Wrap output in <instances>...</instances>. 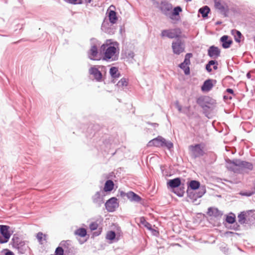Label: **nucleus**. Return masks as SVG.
<instances>
[{
	"label": "nucleus",
	"instance_id": "1",
	"mask_svg": "<svg viewBox=\"0 0 255 255\" xmlns=\"http://www.w3.org/2000/svg\"><path fill=\"white\" fill-rule=\"evenodd\" d=\"M119 44L117 42L105 43L100 48L101 53L103 52V60L112 61L118 59L119 53Z\"/></svg>",
	"mask_w": 255,
	"mask_h": 255
},
{
	"label": "nucleus",
	"instance_id": "2",
	"mask_svg": "<svg viewBox=\"0 0 255 255\" xmlns=\"http://www.w3.org/2000/svg\"><path fill=\"white\" fill-rule=\"evenodd\" d=\"M197 104L202 109L203 113L207 115L215 106L216 101L208 96H201L196 99Z\"/></svg>",
	"mask_w": 255,
	"mask_h": 255
},
{
	"label": "nucleus",
	"instance_id": "3",
	"mask_svg": "<svg viewBox=\"0 0 255 255\" xmlns=\"http://www.w3.org/2000/svg\"><path fill=\"white\" fill-rule=\"evenodd\" d=\"M227 168L234 172L236 171V167L241 169H248L249 171L253 170V164L250 162L242 160L239 159H234L233 160L228 159L227 160Z\"/></svg>",
	"mask_w": 255,
	"mask_h": 255
},
{
	"label": "nucleus",
	"instance_id": "4",
	"mask_svg": "<svg viewBox=\"0 0 255 255\" xmlns=\"http://www.w3.org/2000/svg\"><path fill=\"white\" fill-rule=\"evenodd\" d=\"M12 245L21 254H24L29 250L27 242L22 241L16 235H14L12 239Z\"/></svg>",
	"mask_w": 255,
	"mask_h": 255
},
{
	"label": "nucleus",
	"instance_id": "5",
	"mask_svg": "<svg viewBox=\"0 0 255 255\" xmlns=\"http://www.w3.org/2000/svg\"><path fill=\"white\" fill-rule=\"evenodd\" d=\"M204 148V145L201 143L189 145V150L191 152V156L192 158L196 159L203 156L205 154Z\"/></svg>",
	"mask_w": 255,
	"mask_h": 255
},
{
	"label": "nucleus",
	"instance_id": "6",
	"mask_svg": "<svg viewBox=\"0 0 255 255\" xmlns=\"http://www.w3.org/2000/svg\"><path fill=\"white\" fill-rule=\"evenodd\" d=\"M182 32L180 28L168 29L162 30L161 36L162 38L167 37L170 39L177 38L181 37Z\"/></svg>",
	"mask_w": 255,
	"mask_h": 255
},
{
	"label": "nucleus",
	"instance_id": "7",
	"mask_svg": "<svg viewBox=\"0 0 255 255\" xmlns=\"http://www.w3.org/2000/svg\"><path fill=\"white\" fill-rule=\"evenodd\" d=\"M187 193L188 197L192 200L193 202H195L198 198L202 197L206 193V189L204 186H202L198 191L196 190L190 191L189 189H187Z\"/></svg>",
	"mask_w": 255,
	"mask_h": 255
},
{
	"label": "nucleus",
	"instance_id": "8",
	"mask_svg": "<svg viewBox=\"0 0 255 255\" xmlns=\"http://www.w3.org/2000/svg\"><path fill=\"white\" fill-rule=\"evenodd\" d=\"M214 6L215 8L224 16H227L229 11V8L227 3L223 0H214Z\"/></svg>",
	"mask_w": 255,
	"mask_h": 255
},
{
	"label": "nucleus",
	"instance_id": "9",
	"mask_svg": "<svg viewBox=\"0 0 255 255\" xmlns=\"http://www.w3.org/2000/svg\"><path fill=\"white\" fill-rule=\"evenodd\" d=\"M9 227L6 225H0V244L7 243L10 237L8 231Z\"/></svg>",
	"mask_w": 255,
	"mask_h": 255
},
{
	"label": "nucleus",
	"instance_id": "10",
	"mask_svg": "<svg viewBox=\"0 0 255 255\" xmlns=\"http://www.w3.org/2000/svg\"><path fill=\"white\" fill-rule=\"evenodd\" d=\"M192 53L186 54L184 62L179 65V67L184 70L186 75L190 74L189 65H190V58L192 57Z\"/></svg>",
	"mask_w": 255,
	"mask_h": 255
},
{
	"label": "nucleus",
	"instance_id": "11",
	"mask_svg": "<svg viewBox=\"0 0 255 255\" xmlns=\"http://www.w3.org/2000/svg\"><path fill=\"white\" fill-rule=\"evenodd\" d=\"M106 209L109 212H113L119 207L117 199L116 197H112L107 201L105 204Z\"/></svg>",
	"mask_w": 255,
	"mask_h": 255
},
{
	"label": "nucleus",
	"instance_id": "12",
	"mask_svg": "<svg viewBox=\"0 0 255 255\" xmlns=\"http://www.w3.org/2000/svg\"><path fill=\"white\" fill-rule=\"evenodd\" d=\"M60 246H61L64 249V253L65 255H74V248L72 247L71 241L69 240L62 241L60 242Z\"/></svg>",
	"mask_w": 255,
	"mask_h": 255
},
{
	"label": "nucleus",
	"instance_id": "13",
	"mask_svg": "<svg viewBox=\"0 0 255 255\" xmlns=\"http://www.w3.org/2000/svg\"><path fill=\"white\" fill-rule=\"evenodd\" d=\"M103 191H97L92 197L93 202L96 205V207H100L104 203V197L105 195H102Z\"/></svg>",
	"mask_w": 255,
	"mask_h": 255
},
{
	"label": "nucleus",
	"instance_id": "14",
	"mask_svg": "<svg viewBox=\"0 0 255 255\" xmlns=\"http://www.w3.org/2000/svg\"><path fill=\"white\" fill-rule=\"evenodd\" d=\"M207 214L210 217H212L217 219H219L221 218L223 213L217 208L214 207H210L208 208Z\"/></svg>",
	"mask_w": 255,
	"mask_h": 255
},
{
	"label": "nucleus",
	"instance_id": "15",
	"mask_svg": "<svg viewBox=\"0 0 255 255\" xmlns=\"http://www.w3.org/2000/svg\"><path fill=\"white\" fill-rule=\"evenodd\" d=\"M172 48L174 53L179 55L184 51V47L181 40L173 42Z\"/></svg>",
	"mask_w": 255,
	"mask_h": 255
},
{
	"label": "nucleus",
	"instance_id": "16",
	"mask_svg": "<svg viewBox=\"0 0 255 255\" xmlns=\"http://www.w3.org/2000/svg\"><path fill=\"white\" fill-rule=\"evenodd\" d=\"M89 58L93 60H99L101 58V56L98 54V48L95 45L91 47L89 52Z\"/></svg>",
	"mask_w": 255,
	"mask_h": 255
},
{
	"label": "nucleus",
	"instance_id": "17",
	"mask_svg": "<svg viewBox=\"0 0 255 255\" xmlns=\"http://www.w3.org/2000/svg\"><path fill=\"white\" fill-rule=\"evenodd\" d=\"M163 137L161 136H158L157 137L150 140L147 143L148 147L155 146L156 147H161L162 145V140Z\"/></svg>",
	"mask_w": 255,
	"mask_h": 255
},
{
	"label": "nucleus",
	"instance_id": "18",
	"mask_svg": "<svg viewBox=\"0 0 255 255\" xmlns=\"http://www.w3.org/2000/svg\"><path fill=\"white\" fill-rule=\"evenodd\" d=\"M220 49L214 46L210 47L208 50V55L213 58L218 57L220 55Z\"/></svg>",
	"mask_w": 255,
	"mask_h": 255
},
{
	"label": "nucleus",
	"instance_id": "19",
	"mask_svg": "<svg viewBox=\"0 0 255 255\" xmlns=\"http://www.w3.org/2000/svg\"><path fill=\"white\" fill-rule=\"evenodd\" d=\"M127 198L132 202L139 203L142 200V199L135 193L130 191L128 192Z\"/></svg>",
	"mask_w": 255,
	"mask_h": 255
},
{
	"label": "nucleus",
	"instance_id": "20",
	"mask_svg": "<svg viewBox=\"0 0 255 255\" xmlns=\"http://www.w3.org/2000/svg\"><path fill=\"white\" fill-rule=\"evenodd\" d=\"M246 225L251 226L255 224V214L252 210L248 211L247 217H246Z\"/></svg>",
	"mask_w": 255,
	"mask_h": 255
},
{
	"label": "nucleus",
	"instance_id": "21",
	"mask_svg": "<svg viewBox=\"0 0 255 255\" xmlns=\"http://www.w3.org/2000/svg\"><path fill=\"white\" fill-rule=\"evenodd\" d=\"M181 179L179 177L170 179L167 182V186L172 189H175L181 186Z\"/></svg>",
	"mask_w": 255,
	"mask_h": 255
},
{
	"label": "nucleus",
	"instance_id": "22",
	"mask_svg": "<svg viewBox=\"0 0 255 255\" xmlns=\"http://www.w3.org/2000/svg\"><path fill=\"white\" fill-rule=\"evenodd\" d=\"M160 8L164 14L167 15L172 10V6L171 4L165 2H162L160 4Z\"/></svg>",
	"mask_w": 255,
	"mask_h": 255
},
{
	"label": "nucleus",
	"instance_id": "23",
	"mask_svg": "<svg viewBox=\"0 0 255 255\" xmlns=\"http://www.w3.org/2000/svg\"><path fill=\"white\" fill-rule=\"evenodd\" d=\"M201 187L200 183L198 181L193 180L188 183V189H189L190 191L196 190L197 189L199 190V188Z\"/></svg>",
	"mask_w": 255,
	"mask_h": 255
},
{
	"label": "nucleus",
	"instance_id": "24",
	"mask_svg": "<svg viewBox=\"0 0 255 255\" xmlns=\"http://www.w3.org/2000/svg\"><path fill=\"white\" fill-rule=\"evenodd\" d=\"M89 73L93 75L96 80H101L102 78V74L101 72L96 67H91L89 69Z\"/></svg>",
	"mask_w": 255,
	"mask_h": 255
},
{
	"label": "nucleus",
	"instance_id": "25",
	"mask_svg": "<svg viewBox=\"0 0 255 255\" xmlns=\"http://www.w3.org/2000/svg\"><path fill=\"white\" fill-rule=\"evenodd\" d=\"M220 40L222 42V46L224 48H229L233 43L232 40L229 39V37L227 35L223 36Z\"/></svg>",
	"mask_w": 255,
	"mask_h": 255
},
{
	"label": "nucleus",
	"instance_id": "26",
	"mask_svg": "<svg viewBox=\"0 0 255 255\" xmlns=\"http://www.w3.org/2000/svg\"><path fill=\"white\" fill-rule=\"evenodd\" d=\"M108 84H111L114 85L115 87H122L124 90L128 84V81H119L116 84V81H108Z\"/></svg>",
	"mask_w": 255,
	"mask_h": 255
},
{
	"label": "nucleus",
	"instance_id": "27",
	"mask_svg": "<svg viewBox=\"0 0 255 255\" xmlns=\"http://www.w3.org/2000/svg\"><path fill=\"white\" fill-rule=\"evenodd\" d=\"M212 81H205L203 85L201 86V90L203 92H208L210 91L213 87Z\"/></svg>",
	"mask_w": 255,
	"mask_h": 255
},
{
	"label": "nucleus",
	"instance_id": "28",
	"mask_svg": "<svg viewBox=\"0 0 255 255\" xmlns=\"http://www.w3.org/2000/svg\"><path fill=\"white\" fill-rule=\"evenodd\" d=\"M248 213V211H243L241 212L238 215V222L241 225H245L246 223V219L247 217V214Z\"/></svg>",
	"mask_w": 255,
	"mask_h": 255
},
{
	"label": "nucleus",
	"instance_id": "29",
	"mask_svg": "<svg viewBox=\"0 0 255 255\" xmlns=\"http://www.w3.org/2000/svg\"><path fill=\"white\" fill-rule=\"evenodd\" d=\"M114 183L112 180H108L105 183L104 191L106 192L112 191L114 188Z\"/></svg>",
	"mask_w": 255,
	"mask_h": 255
},
{
	"label": "nucleus",
	"instance_id": "30",
	"mask_svg": "<svg viewBox=\"0 0 255 255\" xmlns=\"http://www.w3.org/2000/svg\"><path fill=\"white\" fill-rule=\"evenodd\" d=\"M162 139L163 140L161 147H165L169 150L173 148V144L171 141L166 140L164 138H163Z\"/></svg>",
	"mask_w": 255,
	"mask_h": 255
},
{
	"label": "nucleus",
	"instance_id": "31",
	"mask_svg": "<svg viewBox=\"0 0 255 255\" xmlns=\"http://www.w3.org/2000/svg\"><path fill=\"white\" fill-rule=\"evenodd\" d=\"M231 33L232 34L234 35L235 41L240 43L241 41V39L242 37L241 33L236 29L232 30L231 31Z\"/></svg>",
	"mask_w": 255,
	"mask_h": 255
},
{
	"label": "nucleus",
	"instance_id": "32",
	"mask_svg": "<svg viewBox=\"0 0 255 255\" xmlns=\"http://www.w3.org/2000/svg\"><path fill=\"white\" fill-rule=\"evenodd\" d=\"M255 194V180L253 182V187L251 190L245 192H241L240 194L242 196L250 197Z\"/></svg>",
	"mask_w": 255,
	"mask_h": 255
},
{
	"label": "nucleus",
	"instance_id": "33",
	"mask_svg": "<svg viewBox=\"0 0 255 255\" xmlns=\"http://www.w3.org/2000/svg\"><path fill=\"white\" fill-rule=\"evenodd\" d=\"M212 65H213V69L216 70L218 68V62L215 60H211L206 65V68L209 72H211L212 70L211 68Z\"/></svg>",
	"mask_w": 255,
	"mask_h": 255
},
{
	"label": "nucleus",
	"instance_id": "34",
	"mask_svg": "<svg viewBox=\"0 0 255 255\" xmlns=\"http://www.w3.org/2000/svg\"><path fill=\"white\" fill-rule=\"evenodd\" d=\"M110 21L112 23H115L117 20L116 12L114 10H110L109 13Z\"/></svg>",
	"mask_w": 255,
	"mask_h": 255
},
{
	"label": "nucleus",
	"instance_id": "35",
	"mask_svg": "<svg viewBox=\"0 0 255 255\" xmlns=\"http://www.w3.org/2000/svg\"><path fill=\"white\" fill-rule=\"evenodd\" d=\"M210 9L208 6H205L202 8H200L199 10V12L202 14L203 17H206L208 16V14L209 13Z\"/></svg>",
	"mask_w": 255,
	"mask_h": 255
},
{
	"label": "nucleus",
	"instance_id": "36",
	"mask_svg": "<svg viewBox=\"0 0 255 255\" xmlns=\"http://www.w3.org/2000/svg\"><path fill=\"white\" fill-rule=\"evenodd\" d=\"M110 73L112 78H119L120 73L117 68L115 67H112L110 70Z\"/></svg>",
	"mask_w": 255,
	"mask_h": 255
},
{
	"label": "nucleus",
	"instance_id": "37",
	"mask_svg": "<svg viewBox=\"0 0 255 255\" xmlns=\"http://www.w3.org/2000/svg\"><path fill=\"white\" fill-rule=\"evenodd\" d=\"M87 230L84 228H80L76 230L75 234L81 237H85L87 235Z\"/></svg>",
	"mask_w": 255,
	"mask_h": 255
},
{
	"label": "nucleus",
	"instance_id": "38",
	"mask_svg": "<svg viewBox=\"0 0 255 255\" xmlns=\"http://www.w3.org/2000/svg\"><path fill=\"white\" fill-rule=\"evenodd\" d=\"M174 193L178 197H182L185 193L184 187H179L174 190Z\"/></svg>",
	"mask_w": 255,
	"mask_h": 255
},
{
	"label": "nucleus",
	"instance_id": "39",
	"mask_svg": "<svg viewBox=\"0 0 255 255\" xmlns=\"http://www.w3.org/2000/svg\"><path fill=\"white\" fill-rule=\"evenodd\" d=\"M232 216L227 215L226 218V221L229 224H234L236 222V217L235 215L233 213H231Z\"/></svg>",
	"mask_w": 255,
	"mask_h": 255
},
{
	"label": "nucleus",
	"instance_id": "40",
	"mask_svg": "<svg viewBox=\"0 0 255 255\" xmlns=\"http://www.w3.org/2000/svg\"><path fill=\"white\" fill-rule=\"evenodd\" d=\"M116 236V234L115 232L114 231H110L108 232L106 235V239L110 241H113L115 239Z\"/></svg>",
	"mask_w": 255,
	"mask_h": 255
},
{
	"label": "nucleus",
	"instance_id": "41",
	"mask_svg": "<svg viewBox=\"0 0 255 255\" xmlns=\"http://www.w3.org/2000/svg\"><path fill=\"white\" fill-rule=\"evenodd\" d=\"M64 249L63 248L59 245L57 248H56L55 251L54 255H64Z\"/></svg>",
	"mask_w": 255,
	"mask_h": 255
},
{
	"label": "nucleus",
	"instance_id": "42",
	"mask_svg": "<svg viewBox=\"0 0 255 255\" xmlns=\"http://www.w3.org/2000/svg\"><path fill=\"white\" fill-rule=\"evenodd\" d=\"M37 239L40 243H42V241L43 237H46L45 234H43L42 232H38L36 236Z\"/></svg>",
	"mask_w": 255,
	"mask_h": 255
},
{
	"label": "nucleus",
	"instance_id": "43",
	"mask_svg": "<svg viewBox=\"0 0 255 255\" xmlns=\"http://www.w3.org/2000/svg\"><path fill=\"white\" fill-rule=\"evenodd\" d=\"M143 220H144V223H142V225H144V226L148 230H150V231H152L153 230V229L152 228V225L149 223H148V222H147L145 219H143Z\"/></svg>",
	"mask_w": 255,
	"mask_h": 255
},
{
	"label": "nucleus",
	"instance_id": "44",
	"mask_svg": "<svg viewBox=\"0 0 255 255\" xmlns=\"http://www.w3.org/2000/svg\"><path fill=\"white\" fill-rule=\"evenodd\" d=\"M182 11V8L180 6H177L175 7L173 9V12L172 13L173 15H177L179 14V13Z\"/></svg>",
	"mask_w": 255,
	"mask_h": 255
},
{
	"label": "nucleus",
	"instance_id": "45",
	"mask_svg": "<svg viewBox=\"0 0 255 255\" xmlns=\"http://www.w3.org/2000/svg\"><path fill=\"white\" fill-rule=\"evenodd\" d=\"M98 227V224L96 222H92L89 225V228L91 230H96Z\"/></svg>",
	"mask_w": 255,
	"mask_h": 255
},
{
	"label": "nucleus",
	"instance_id": "46",
	"mask_svg": "<svg viewBox=\"0 0 255 255\" xmlns=\"http://www.w3.org/2000/svg\"><path fill=\"white\" fill-rule=\"evenodd\" d=\"M233 98V95L230 94H227L226 93H224L223 99L225 102H228L232 100Z\"/></svg>",
	"mask_w": 255,
	"mask_h": 255
},
{
	"label": "nucleus",
	"instance_id": "47",
	"mask_svg": "<svg viewBox=\"0 0 255 255\" xmlns=\"http://www.w3.org/2000/svg\"><path fill=\"white\" fill-rule=\"evenodd\" d=\"M66 2L70 3L71 4H78L81 3L82 2L81 0H65Z\"/></svg>",
	"mask_w": 255,
	"mask_h": 255
},
{
	"label": "nucleus",
	"instance_id": "48",
	"mask_svg": "<svg viewBox=\"0 0 255 255\" xmlns=\"http://www.w3.org/2000/svg\"><path fill=\"white\" fill-rule=\"evenodd\" d=\"M224 93H226L227 94H230L233 96H235L234 92L233 90L232 89H230V88H228V89H226V90L225 91Z\"/></svg>",
	"mask_w": 255,
	"mask_h": 255
},
{
	"label": "nucleus",
	"instance_id": "49",
	"mask_svg": "<svg viewBox=\"0 0 255 255\" xmlns=\"http://www.w3.org/2000/svg\"><path fill=\"white\" fill-rule=\"evenodd\" d=\"M175 107L179 112H182V106L179 105L178 101L175 102Z\"/></svg>",
	"mask_w": 255,
	"mask_h": 255
},
{
	"label": "nucleus",
	"instance_id": "50",
	"mask_svg": "<svg viewBox=\"0 0 255 255\" xmlns=\"http://www.w3.org/2000/svg\"><path fill=\"white\" fill-rule=\"evenodd\" d=\"M147 125H151L154 128H156L158 126V124L155 123H151L150 122H147Z\"/></svg>",
	"mask_w": 255,
	"mask_h": 255
},
{
	"label": "nucleus",
	"instance_id": "51",
	"mask_svg": "<svg viewBox=\"0 0 255 255\" xmlns=\"http://www.w3.org/2000/svg\"><path fill=\"white\" fill-rule=\"evenodd\" d=\"M120 194L121 197H124L125 196H126L127 197L128 192L126 193L123 191H121L120 192Z\"/></svg>",
	"mask_w": 255,
	"mask_h": 255
},
{
	"label": "nucleus",
	"instance_id": "52",
	"mask_svg": "<svg viewBox=\"0 0 255 255\" xmlns=\"http://www.w3.org/2000/svg\"><path fill=\"white\" fill-rule=\"evenodd\" d=\"M235 231H238L240 229V226L236 223V224L233 225V227L232 228Z\"/></svg>",
	"mask_w": 255,
	"mask_h": 255
},
{
	"label": "nucleus",
	"instance_id": "53",
	"mask_svg": "<svg viewBox=\"0 0 255 255\" xmlns=\"http://www.w3.org/2000/svg\"><path fill=\"white\" fill-rule=\"evenodd\" d=\"M221 250L226 254L228 253L229 249L228 248H226V247L222 248Z\"/></svg>",
	"mask_w": 255,
	"mask_h": 255
},
{
	"label": "nucleus",
	"instance_id": "54",
	"mask_svg": "<svg viewBox=\"0 0 255 255\" xmlns=\"http://www.w3.org/2000/svg\"><path fill=\"white\" fill-rule=\"evenodd\" d=\"M5 255H14V254L10 251H8L5 254Z\"/></svg>",
	"mask_w": 255,
	"mask_h": 255
},
{
	"label": "nucleus",
	"instance_id": "55",
	"mask_svg": "<svg viewBox=\"0 0 255 255\" xmlns=\"http://www.w3.org/2000/svg\"><path fill=\"white\" fill-rule=\"evenodd\" d=\"M211 155L214 158V159L215 160L216 159V154L215 153H211Z\"/></svg>",
	"mask_w": 255,
	"mask_h": 255
},
{
	"label": "nucleus",
	"instance_id": "56",
	"mask_svg": "<svg viewBox=\"0 0 255 255\" xmlns=\"http://www.w3.org/2000/svg\"><path fill=\"white\" fill-rule=\"evenodd\" d=\"M247 76L248 79H250L251 78L250 73H248L247 75Z\"/></svg>",
	"mask_w": 255,
	"mask_h": 255
},
{
	"label": "nucleus",
	"instance_id": "57",
	"mask_svg": "<svg viewBox=\"0 0 255 255\" xmlns=\"http://www.w3.org/2000/svg\"><path fill=\"white\" fill-rule=\"evenodd\" d=\"M143 219H144V217H142L140 218V223L142 224V223H144V220H143Z\"/></svg>",
	"mask_w": 255,
	"mask_h": 255
},
{
	"label": "nucleus",
	"instance_id": "58",
	"mask_svg": "<svg viewBox=\"0 0 255 255\" xmlns=\"http://www.w3.org/2000/svg\"><path fill=\"white\" fill-rule=\"evenodd\" d=\"M100 233L94 232V235L95 236H99Z\"/></svg>",
	"mask_w": 255,
	"mask_h": 255
},
{
	"label": "nucleus",
	"instance_id": "59",
	"mask_svg": "<svg viewBox=\"0 0 255 255\" xmlns=\"http://www.w3.org/2000/svg\"><path fill=\"white\" fill-rule=\"evenodd\" d=\"M185 108L188 111H189L190 108V106L186 107Z\"/></svg>",
	"mask_w": 255,
	"mask_h": 255
},
{
	"label": "nucleus",
	"instance_id": "60",
	"mask_svg": "<svg viewBox=\"0 0 255 255\" xmlns=\"http://www.w3.org/2000/svg\"><path fill=\"white\" fill-rule=\"evenodd\" d=\"M92 0H86L88 3H90Z\"/></svg>",
	"mask_w": 255,
	"mask_h": 255
},
{
	"label": "nucleus",
	"instance_id": "61",
	"mask_svg": "<svg viewBox=\"0 0 255 255\" xmlns=\"http://www.w3.org/2000/svg\"><path fill=\"white\" fill-rule=\"evenodd\" d=\"M46 238H47V237H43V240L45 241L46 240Z\"/></svg>",
	"mask_w": 255,
	"mask_h": 255
},
{
	"label": "nucleus",
	"instance_id": "62",
	"mask_svg": "<svg viewBox=\"0 0 255 255\" xmlns=\"http://www.w3.org/2000/svg\"><path fill=\"white\" fill-rule=\"evenodd\" d=\"M186 1H191V0H185Z\"/></svg>",
	"mask_w": 255,
	"mask_h": 255
}]
</instances>
